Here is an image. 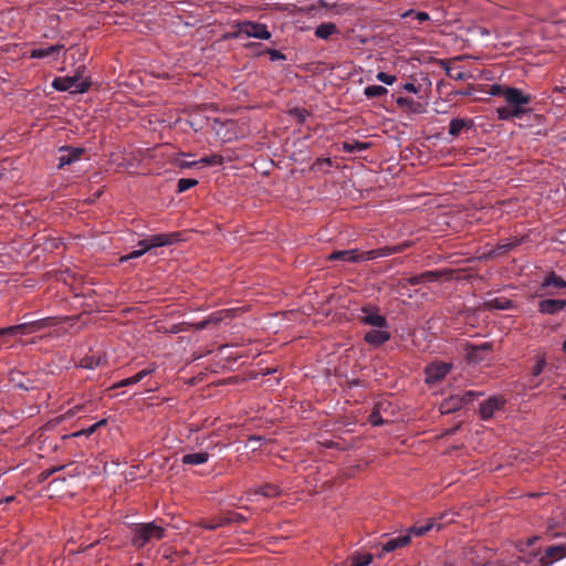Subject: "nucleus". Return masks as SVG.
Masks as SVG:
<instances>
[{
  "mask_svg": "<svg viewBox=\"0 0 566 566\" xmlns=\"http://www.w3.org/2000/svg\"><path fill=\"white\" fill-rule=\"evenodd\" d=\"M181 241L180 232L160 233L149 235L148 238L140 240L138 245L142 247L139 250H134L129 254L124 255L119 259L120 262H126L132 259L142 256L144 253L153 248L171 245L176 242Z\"/></svg>",
  "mask_w": 566,
  "mask_h": 566,
  "instance_id": "obj_1",
  "label": "nucleus"
},
{
  "mask_svg": "<svg viewBox=\"0 0 566 566\" xmlns=\"http://www.w3.org/2000/svg\"><path fill=\"white\" fill-rule=\"evenodd\" d=\"M84 73L85 66L81 65L75 71L74 75L54 78L52 86L56 91H69L73 94L84 93L91 86V82L87 80V77L84 76Z\"/></svg>",
  "mask_w": 566,
  "mask_h": 566,
  "instance_id": "obj_2",
  "label": "nucleus"
},
{
  "mask_svg": "<svg viewBox=\"0 0 566 566\" xmlns=\"http://www.w3.org/2000/svg\"><path fill=\"white\" fill-rule=\"evenodd\" d=\"M165 536V528L155 522L137 524L134 528L132 544L136 548H142L145 545L159 541Z\"/></svg>",
  "mask_w": 566,
  "mask_h": 566,
  "instance_id": "obj_3",
  "label": "nucleus"
},
{
  "mask_svg": "<svg viewBox=\"0 0 566 566\" xmlns=\"http://www.w3.org/2000/svg\"><path fill=\"white\" fill-rule=\"evenodd\" d=\"M374 326L365 334V340L375 347L382 345L390 338L387 321H365Z\"/></svg>",
  "mask_w": 566,
  "mask_h": 566,
  "instance_id": "obj_4",
  "label": "nucleus"
},
{
  "mask_svg": "<svg viewBox=\"0 0 566 566\" xmlns=\"http://www.w3.org/2000/svg\"><path fill=\"white\" fill-rule=\"evenodd\" d=\"M49 321H30L19 325L0 328V338L4 336H18L38 332L46 326Z\"/></svg>",
  "mask_w": 566,
  "mask_h": 566,
  "instance_id": "obj_5",
  "label": "nucleus"
},
{
  "mask_svg": "<svg viewBox=\"0 0 566 566\" xmlns=\"http://www.w3.org/2000/svg\"><path fill=\"white\" fill-rule=\"evenodd\" d=\"M504 99L513 109L521 111V115L526 113L523 107L531 102V95L524 94L520 88L506 87L504 92Z\"/></svg>",
  "mask_w": 566,
  "mask_h": 566,
  "instance_id": "obj_6",
  "label": "nucleus"
},
{
  "mask_svg": "<svg viewBox=\"0 0 566 566\" xmlns=\"http://www.w3.org/2000/svg\"><path fill=\"white\" fill-rule=\"evenodd\" d=\"M566 557V543L549 545L544 548L538 564L539 566H552L554 563Z\"/></svg>",
  "mask_w": 566,
  "mask_h": 566,
  "instance_id": "obj_7",
  "label": "nucleus"
},
{
  "mask_svg": "<svg viewBox=\"0 0 566 566\" xmlns=\"http://www.w3.org/2000/svg\"><path fill=\"white\" fill-rule=\"evenodd\" d=\"M240 31L244 32V35L248 38H255L260 40H269L271 38V32L268 30L266 25L259 22H240Z\"/></svg>",
  "mask_w": 566,
  "mask_h": 566,
  "instance_id": "obj_8",
  "label": "nucleus"
},
{
  "mask_svg": "<svg viewBox=\"0 0 566 566\" xmlns=\"http://www.w3.org/2000/svg\"><path fill=\"white\" fill-rule=\"evenodd\" d=\"M504 405L505 399L502 396H492L480 403L479 415L482 420H490L495 411L504 408Z\"/></svg>",
  "mask_w": 566,
  "mask_h": 566,
  "instance_id": "obj_9",
  "label": "nucleus"
},
{
  "mask_svg": "<svg viewBox=\"0 0 566 566\" xmlns=\"http://www.w3.org/2000/svg\"><path fill=\"white\" fill-rule=\"evenodd\" d=\"M452 365L443 361L432 363L426 367V380L434 384L443 379L450 371Z\"/></svg>",
  "mask_w": 566,
  "mask_h": 566,
  "instance_id": "obj_10",
  "label": "nucleus"
},
{
  "mask_svg": "<svg viewBox=\"0 0 566 566\" xmlns=\"http://www.w3.org/2000/svg\"><path fill=\"white\" fill-rule=\"evenodd\" d=\"M408 244H397L392 247H384L364 252V261L374 260L377 258L389 256L394 253H400L405 250Z\"/></svg>",
  "mask_w": 566,
  "mask_h": 566,
  "instance_id": "obj_11",
  "label": "nucleus"
},
{
  "mask_svg": "<svg viewBox=\"0 0 566 566\" xmlns=\"http://www.w3.org/2000/svg\"><path fill=\"white\" fill-rule=\"evenodd\" d=\"M327 259L329 261H343V262H361L364 261V252H359L356 249L353 250H340L332 252Z\"/></svg>",
  "mask_w": 566,
  "mask_h": 566,
  "instance_id": "obj_12",
  "label": "nucleus"
},
{
  "mask_svg": "<svg viewBox=\"0 0 566 566\" xmlns=\"http://www.w3.org/2000/svg\"><path fill=\"white\" fill-rule=\"evenodd\" d=\"M159 322L160 321H156V326H155L156 331H159V332L163 331V332H168L171 334H178L179 332L186 331L190 326H193L196 331L203 329L209 321H200L197 324H190V323L184 321L178 324H172L169 327L164 326V325H157V323H159Z\"/></svg>",
  "mask_w": 566,
  "mask_h": 566,
  "instance_id": "obj_13",
  "label": "nucleus"
},
{
  "mask_svg": "<svg viewBox=\"0 0 566 566\" xmlns=\"http://www.w3.org/2000/svg\"><path fill=\"white\" fill-rule=\"evenodd\" d=\"M61 155L59 157V168H62L66 165H71L74 161L78 160L84 153L83 148H72V147H63L60 149Z\"/></svg>",
  "mask_w": 566,
  "mask_h": 566,
  "instance_id": "obj_14",
  "label": "nucleus"
},
{
  "mask_svg": "<svg viewBox=\"0 0 566 566\" xmlns=\"http://www.w3.org/2000/svg\"><path fill=\"white\" fill-rule=\"evenodd\" d=\"M156 369H157L156 364H151L148 368H145V369L138 371L137 374H135L134 376L125 378V379L118 381L113 387L114 388H120V387H126V386L135 385V384L142 381L145 377H147L150 374H153Z\"/></svg>",
  "mask_w": 566,
  "mask_h": 566,
  "instance_id": "obj_15",
  "label": "nucleus"
},
{
  "mask_svg": "<svg viewBox=\"0 0 566 566\" xmlns=\"http://www.w3.org/2000/svg\"><path fill=\"white\" fill-rule=\"evenodd\" d=\"M106 364V357L103 354L90 352L80 361V366L86 369H94Z\"/></svg>",
  "mask_w": 566,
  "mask_h": 566,
  "instance_id": "obj_16",
  "label": "nucleus"
},
{
  "mask_svg": "<svg viewBox=\"0 0 566 566\" xmlns=\"http://www.w3.org/2000/svg\"><path fill=\"white\" fill-rule=\"evenodd\" d=\"M566 302L563 300H544L538 304L539 312L544 315H555L564 308Z\"/></svg>",
  "mask_w": 566,
  "mask_h": 566,
  "instance_id": "obj_17",
  "label": "nucleus"
},
{
  "mask_svg": "<svg viewBox=\"0 0 566 566\" xmlns=\"http://www.w3.org/2000/svg\"><path fill=\"white\" fill-rule=\"evenodd\" d=\"M410 542V535H399L395 538H389L381 545V553H390L397 548L406 546Z\"/></svg>",
  "mask_w": 566,
  "mask_h": 566,
  "instance_id": "obj_18",
  "label": "nucleus"
},
{
  "mask_svg": "<svg viewBox=\"0 0 566 566\" xmlns=\"http://www.w3.org/2000/svg\"><path fill=\"white\" fill-rule=\"evenodd\" d=\"M463 408L460 394L451 395L440 403L441 413H451Z\"/></svg>",
  "mask_w": 566,
  "mask_h": 566,
  "instance_id": "obj_19",
  "label": "nucleus"
},
{
  "mask_svg": "<svg viewBox=\"0 0 566 566\" xmlns=\"http://www.w3.org/2000/svg\"><path fill=\"white\" fill-rule=\"evenodd\" d=\"M338 32V28L333 22L322 23L315 29V35L322 40H327L331 35L337 34Z\"/></svg>",
  "mask_w": 566,
  "mask_h": 566,
  "instance_id": "obj_20",
  "label": "nucleus"
},
{
  "mask_svg": "<svg viewBox=\"0 0 566 566\" xmlns=\"http://www.w3.org/2000/svg\"><path fill=\"white\" fill-rule=\"evenodd\" d=\"M209 460L208 452H196V453H187L181 458V462L187 465H199L203 464Z\"/></svg>",
  "mask_w": 566,
  "mask_h": 566,
  "instance_id": "obj_21",
  "label": "nucleus"
},
{
  "mask_svg": "<svg viewBox=\"0 0 566 566\" xmlns=\"http://www.w3.org/2000/svg\"><path fill=\"white\" fill-rule=\"evenodd\" d=\"M64 46L62 44L50 45L48 48L33 49L30 56L33 59H42L60 52Z\"/></svg>",
  "mask_w": 566,
  "mask_h": 566,
  "instance_id": "obj_22",
  "label": "nucleus"
},
{
  "mask_svg": "<svg viewBox=\"0 0 566 566\" xmlns=\"http://www.w3.org/2000/svg\"><path fill=\"white\" fill-rule=\"evenodd\" d=\"M434 525H436V523L433 520L418 522L410 528L409 535L413 534L416 536H422V535L427 534L429 531H431L434 527Z\"/></svg>",
  "mask_w": 566,
  "mask_h": 566,
  "instance_id": "obj_23",
  "label": "nucleus"
},
{
  "mask_svg": "<svg viewBox=\"0 0 566 566\" xmlns=\"http://www.w3.org/2000/svg\"><path fill=\"white\" fill-rule=\"evenodd\" d=\"M107 423V420L106 419H102L97 422H95L94 424H92L91 427L86 428V429H82V430H78L76 432H73L69 436H64V438H76V437H81V436H86V437H90L91 434H93L98 428L101 427H104L105 424Z\"/></svg>",
  "mask_w": 566,
  "mask_h": 566,
  "instance_id": "obj_24",
  "label": "nucleus"
},
{
  "mask_svg": "<svg viewBox=\"0 0 566 566\" xmlns=\"http://www.w3.org/2000/svg\"><path fill=\"white\" fill-rule=\"evenodd\" d=\"M543 287H553V289H564L566 287V281H564L560 276H557L555 273H551L545 277L542 283Z\"/></svg>",
  "mask_w": 566,
  "mask_h": 566,
  "instance_id": "obj_25",
  "label": "nucleus"
},
{
  "mask_svg": "<svg viewBox=\"0 0 566 566\" xmlns=\"http://www.w3.org/2000/svg\"><path fill=\"white\" fill-rule=\"evenodd\" d=\"M496 114H497L499 119H501V120H509L511 118L520 117L521 116V111L513 109L512 107H510L507 105L505 107L496 108Z\"/></svg>",
  "mask_w": 566,
  "mask_h": 566,
  "instance_id": "obj_26",
  "label": "nucleus"
},
{
  "mask_svg": "<svg viewBox=\"0 0 566 566\" xmlns=\"http://www.w3.org/2000/svg\"><path fill=\"white\" fill-rule=\"evenodd\" d=\"M256 494H261L265 497H275L281 494L280 488L274 484H265L255 491Z\"/></svg>",
  "mask_w": 566,
  "mask_h": 566,
  "instance_id": "obj_27",
  "label": "nucleus"
},
{
  "mask_svg": "<svg viewBox=\"0 0 566 566\" xmlns=\"http://www.w3.org/2000/svg\"><path fill=\"white\" fill-rule=\"evenodd\" d=\"M387 93L388 90L381 85H370L364 90V94L368 98L380 97L382 95H386Z\"/></svg>",
  "mask_w": 566,
  "mask_h": 566,
  "instance_id": "obj_28",
  "label": "nucleus"
},
{
  "mask_svg": "<svg viewBox=\"0 0 566 566\" xmlns=\"http://www.w3.org/2000/svg\"><path fill=\"white\" fill-rule=\"evenodd\" d=\"M468 122L463 118H453L449 125V134L452 136H457L460 132L468 126Z\"/></svg>",
  "mask_w": 566,
  "mask_h": 566,
  "instance_id": "obj_29",
  "label": "nucleus"
},
{
  "mask_svg": "<svg viewBox=\"0 0 566 566\" xmlns=\"http://www.w3.org/2000/svg\"><path fill=\"white\" fill-rule=\"evenodd\" d=\"M371 554H357L350 557V566H367L371 563Z\"/></svg>",
  "mask_w": 566,
  "mask_h": 566,
  "instance_id": "obj_30",
  "label": "nucleus"
},
{
  "mask_svg": "<svg viewBox=\"0 0 566 566\" xmlns=\"http://www.w3.org/2000/svg\"><path fill=\"white\" fill-rule=\"evenodd\" d=\"M401 18H403V19L410 18V19L417 20L419 23H422L430 19V17L427 12L415 11V10H408V11L403 12L401 14Z\"/></svg>",
  "mask_w": 566,
  "mask_h": 566,
  "instance_id": "obj_31",
  "label": "nucleus"
},
{
  "mask_svg": "<svg viewBox=\"0 0 566 566\" xmlns=\"http://www.w3.org/2000/svg\"><path fill=\"white\" fill-rule=\"evenodd\" d=\"M545 366H546L545 356L544 355H537L536 358H535V364L533 365V367L531 369V375L533 377L539 376L543 373Z\"/></svg>",
  "mask_w": 566,
  "mask_h": 566,
  "instance_id": "obj_32",
  "label": "nucleus"
},
{
  "mask_svg": "<svg viewBox=\"0 0 566 566\" xmlns=\"http://www.w3.org/2000/svg\"><path fill=\"white\" fill-rule=\"evenodd\" d=\"M448 271H427L421 273L423 283L438 281L443 275L449 274Z\"/></svg>",
  "mask_w": 566,
  "mask_h": 566,
  "instance_id": "obj_33",
  "label": "nucleus"
},
{
  "mask_svg": "<svg viewBox=\"0 0 566 566\" xmlns=\"http://www.w3.org/2000/svg\"><path fill=\"white\" fill-rule=\"evenodd\" d=\"M447 75L455 81H464L469 76L465 72L461 71L458 67H446Z\"/></svg>",
  "mask_w": 566,
  "mask_h": 566,
  "instance_id": "obj_34",
  "label": "nucleus"
},
{
  "mask_svg": "<svg viewBox=\"0 0 566 566\" xmlns=\"http://www.w3.org/2000/svg\"><path fill=\"white\" fill-rule=\"evenodd\" d=\"M367 143L353 142V143H344V150L348 153L361 151L368 148Z\"/></svg>",
  "mask_w": 566,
  "mask_h": 566,
  "instance_id": "obj_35",
  "label": "nucleus"
},
{
  "mask_svg": "<svg viewBox=\"0 0 566 566\" xmlns=\"http://www.w3.org/2000/svg\"><path fill=\"white\" fill-rule=\"evenodd\" d=\"M481 395H482V392H479V391L467 390V391L460 394V399L464 407V406L471 403L472 401H474Z\"/></svg>",
  "mask_w": 566,
  "mask_h": 566,
  "instance_id": "obj_36",
  "label": "nucleus"
},
{
  "mask_svg": "<svg viewBox=\"0 0 566 566\" xmlns=\"http://www.w3.org/2000/svg\"><path fill=\"white\" fill-rule=\"evenodd\" d=\"M198 184V180L191 178H181L177 184V191L184 192Z\"/></svg>",
  "mask_w": 566,
  "mask_h": 566,
  "instance_id": "obj_37",
  "label": "nucleus"
},
{
  "mask_svg": "<svg viewBox=\"0 0 566 566\" xmlns=\"http://www.w3.org/2000/svg\"><path fill=\"white\" fill-rule=\"evenodd\" d=\"M368 421L371 426H381L385 423V420L382 419L380 411L378 408H375L371 413L368 417Z\"/></svg>",
  "mask_w": 566,
  "mask_h": 566,
  "instance_id": "obj_38",
  "label": "nucleus"
},
{
  "mask_svg": "<svg viewBox=\"0 0 566 566\" xmlns=\"http://www.w3.org/2000/svg\"><path fill=\"white\" fill-rule=\"evenodd\" d=\"M488 306L492 307V308H509L512 306V302L511 301H507V300H499V298H495V300H492L488 303Z\"/></svg>",
  "mask_w": 566,
  "mask_h": 566,
  "instance_id": "obj_39",
  "label": "nucleus"
},
{
  "mask_svg": "<svg viewBox=\"0 0 566 566\" xmlns=\"http://www.w3.org/2000/svg\"><path fill=\"white\" fill-rule=\"evenodd\" d=\"M376 78L387 85H392L395 82H396V76L395 75H389L385 72H379L377 75H376Z\"/></svg>",
  "mask_w": 566,
  "mask_h": 566,
  "instance_id": "obj_40",
  "label": "nucleus"
},
{
  "mask_svg": "<svg viewBox=\"0 0 566 566\" xmlns=\"http://www.w3.org/2000/svg\"><path fill=\"white\" fill-rule=\"evenodd\" d=\"M226 515H227L229 524L242 523V522H245V520H247L243 515H241L237 512H228Z\"/></svg>",
  "mask_w": 566,
  "mask_h": 566,
  "instance_id": "obj_41",
  "label": "nucleus"
},
{
  "mask_svg": "<svg viewBox=\"0 0 566 566\" xmlns=\"http://www.w3.org/2000/svg\"><path fill=\"white\" fill-rule=\"evenodd\" d=\"M245 310L243 307H233L226 311L224 316L227 318H233L243 315Z\"/></svg>",
  "mask_w": 566,
  "mask_h": 566,
  "instance_id": "obj_42",
  "label": "nucleus"
},
{
  "mask_svg": "<svg viewBox=\"0 0 566 566\" xmlns=\"http://www.w3.org/2000/svg\"><path fill=\"white\" fill-rule=\"evenodd\" d=\"M506 87L507 86H502L500 84H493L490 86L489 93L494 96L502 95L504 97Z\"/></svg>",
  "mask_w": 566,
  "mask_h": 566,
  "instance_id": "obj_43",
  "label": "nucleus"
},
{
  "mask_svg": "<svg viewBox=\"0 0 566 566\" xmlns=\"http://www.w3.org/2000/svg\"><path fill=\"white\" fill-rule=\"evenodd\" d=\"M364 316H360L359 318H384L381 315L374 312L373 307H363Z\"/></svg>",
  "mask_w": 566,
  "mask_h": 566,
  "instance_id": "obj_44",
  "label": "nucleus"
},
{
  "mask_svg": "<svg viewBox=\"0 0 566 566\" xmlns=\"http://www.w3.org/2000/svg\"><path fill=\"white\" fill-rule=\"evenodd\" d=\"M268 54L270 55L271 61L285 60V55L274 49L268 50Z\"/></svg>",
  "mask_w": 566,
  "mask_h": 566,
  "instance_id": "obj_45",
  "label": "nucleus"
},
{
  "mask_svg": "<svg viewBox=\"0 0 566 566\" xmlns=\"http://www.w3.org/2000/svg\"><path fill=\"white\" fill-rule=\"evenodd\" d=\"M234 28H235L237 30H235V31H233V32L226 33V34H224V39H237V38H240L241 35H243V34H244V32H241V31H240V22H239V23H237V24L234 25Z\"/></svg>",
  "mask_w": 566,
  "mask_h": 566,
  "instance_id": "obj_46",
  "label": "nucleus"
},
{
  "mask_svg": "<svg viewBox=\"0 0 566 566\" xmlns=\"http://www.w3.org/2000/svg\"><path fill=\"white\" fill-rule=\"evenodd\" d=\"M234 28H235L237 30H235V31H233V32L226 33V34H224V39H237V38H240L241 35H243V34H244V32H241V31H240V22H239V23H237V24L234 25Z\"/></svg>",
  "mask_w": 566,
  "mask_h": 566,
  "instance_id": "obj_47",
  "label": "nucleus"
},
{
  "mask_svg": "<svg viewBox=\"0 0 566 566\" xmlns=\"http://www.w3.org/2000/svg\"><path fill=\"white\" fill-rule=\"evenodd\" d=\"M397 104L400 105V106H403V107H409L411 108L412 105H415V102L410 98H407V97H398L397 98Z\"/></svg>",
  "mask_w": 566,
  "mask_h": 566,
  "instance_id": "obj_48",
  "label": "nucleus"
},
{
  "mask_svg": "<svg viewBox=\"0 0 566 566\" xmlns=\"http://www.w3.org/2000/svg\"><path fill=\"white\" fill-rule=\"evenodd\" d=\"M62 469H63V467H53L51 469H48V470L43 471L41 473V475L43 476V479H48L50 475H52L53 473H55V472H57V471H60Z\"/></svg>",
  "mask_w": 566,
  "mask_h": 566,
  "instance_id": "obj_49",
  "label": "nucleus"
},
{
  "mask_svg": "<svg viewBox=\"0 0 566 566\" xmlns=\"http://www.w3.org/2000/svg\"><path fill=\"white\" fill-rule=\"evenodd\" d=\"M11 380L14 387H19L23 390H29L31 388L29 384H24L23 381H17L14 377H12Z\"/></svg>",
  "mask_w": 566,
  "mask_h": 566,
  "instance_id": "obj_50",
  "label": "nucleus"
},
{
  "mask_svg": "<svg viewBox=\"0 0 566 566\" xmlns=\"http://www.w3.org/2000/svg\"><path fill=\"white\" fill-rule=\"evenodd\" d=\"M408 282L411 284V285H417V284H420V283H423L422 281V275L419 274V275H413L411 277L408 279Z\"/></svg>",
  "mask_w": 566,
  "mask_h": 566,
  "instance_id": "obj_51",
  "label": "nucleus"
},
{
  "mask_svg": "<svg viewBox=\"0 0 566 566\" xmlns=\"http://www.w3.org/2000/svg\"><path fill=\"white\" fill-rule=\"evenodd\" d=\"M214 522L218 524V527H222V526H226V525H229V522H228V518H227V515H222L218 518L214 520Z\"/></svg>",
  "mask_w": 566,
  "mask_h": 566,
  "instance_id": "obj_52",
  "label": "nucleus"
},
{
  "mask_svg": "<svg viewBox=\"0 0 566 566\" xmlns=\"http://www.w3.org/2000/svg\"><path fill=\"white\" fill-rule=\"evenodd\" d=\"M403 90L407 91V92H410V93H418V88L416 87V85L413 83H406L403 85Z\"/></svg>",
  "mask_w": 566,
  "mask_h": 566,
  "instance_id": "obj_53",
  "label": "nucleus"
},
{
  "mask_svg": "<svg viewBox=\"0 0 566 566\" xmlns=\"http://www.w3.org/2000/svg\"><path fill=\"white\" fill-rule=\"evenodd\" d=\"M201 163H205L207 165H211V164H216V163H220V159H218L217 156H212V157H206V158H202L201 159Z\"/></svg>",
  "mask_w": 566,
  "mask_h": 566,
  "instance_id": "obj_54",
  "label": "nucleus"
},
{
  "mask_svg": "<svg viewBox=\"0 0 566 566\" xmlns=\"http://www.w3.org/2000/svg\"><path fill=\"white\" fill-rule=\"evenodd\" d=\"M203 527H205L206 530H210V531H214V530L219 528V527H218V524H217L214 521H212V522H207V523L203 525Z\"/></svg>",
  "mask_w": 566,
  "mask_h": 566,
  "instance_id": "obj_55",
  "label": "nucleus"
},
{
  "mask_svg": "<svg viewBox=\"0 0 566 566\" xmlns=\"http://www.w3.org/2000/svg\"><path fill=\"white\" fill-rule=\"evenodd\" d=\"M537 541V537H532L528 539V545H533Z\"/></svg>",
  "mask_w": 566,
  "mask_h": 566,
  "instance_id": "obj_56",
  "label": "nucleus"
},
{
  "mask_svg": "<svg viewBox=\"0 0 566 566\" xmlns=\"http://www.w3.org/2000/svg\"><path fill=\"white\" fill-rule=\"evenodd\" d=\"M563 352L566 354V340L563 343Z\"/></svg>",
  "mask_w": 566,
  "mask_h": 566,
  "instance_id": "obj_57",
  "label": "nucleus"
},
{
  "mask_svg": "<svg viewBox=\"0 0 566 566\" xmlns=\"http://www.w3.org/2000/svg\"><path fill=\"white\" fill-rule=\"evenodd\" d=\"M251 439H252V440H258V441H259V440H261V438H260V437H252Z\"/></svg>",
  "mask_w": 566,
  "mask_h": 566,
  "instance_id": "obj_58",
  "label": "nucleus"
},
{
  "mask_svg": "<svg viewBox=\"0 0 566 566\" xmlns=\"http://www.w3.org/2000/svg\"><path fill=\"white\" fill-rule=\"evenodd\" d=\"M208 318H209V319H212V318H214V317H213V316H209ZM219 318H222V317L220 316Z\"/></svg>",
  "mask_w": 566,
  "mask_h": 566,
  "instance_id": "obj_59",
  "label": "nucleus"
},
{
  "mask_svg": "<svg viewBox=\"0 0 566 566\" xmlns=\"http://www.w3.org/2000/svg\"><path fill=\"white\" fill-rule=\"evenodd\" d=\"M563 399L566 400V394L563 396Z\"/></svg>",
  "mask_w": 566,
  "mask_h": 566,
  "instance_id": "obj_60",
  "label": "nucleus"
},
{
  "mask_svg": "<svg viewBox=\"0 0 566 566\" xmlns=\"http://www.w3.org/2000/svg\"><path fill=\"white\" fill-rule=\"evenodd\" d=\"M444 566H452L451 564H446Z\"/></svg>",
  "mask_w": 566,
  "mask_h": 566,
  "instance_id": "obj_61",
  "label": "nucleus"
}]
</instances>
